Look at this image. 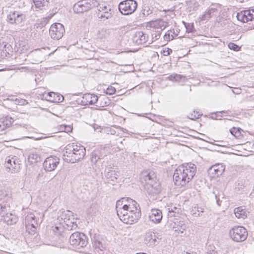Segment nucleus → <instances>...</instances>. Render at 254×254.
Wrapping results in <instances>:
<instances>
[{
  "mask_svg": "<svg viewBox=\"0 0 254 254\" xmlns=\"http://www.w3.org/2000/svg\"><path fill=\"white\" fill-rule=\"evenodd\" d=\"M195 173L196 166L193 164L179 166L174 173L173 179L175 184L178 186L185 185L192 179Z\"/></svg>",
  "mask_w": 254,
  "mask_h": 254,
  "instance_id": "nucleus-1",
  "label": "nucleus"
},
{
  "mask_svg": "<svg viewBox=\"0 0 254 254\" xmlns=\"http://www.w3.org/2000/svg\"><path fill=\"white\" fill-rule=\"evenodd\" d=\"M141 180L142 183L144 184V189L146 190L149 194L154 195L158 194L160 192V183L153 180L150 173L142 176Z\"/></svg>",
  "mask_w": 254,
  "mask_h": 254,
  "instance_id": "nucleus-2",
  "label": "nucleus"
},
{
  "mask_svg": "<svg viewBox=\"0 0 254 254\" xmlns=\"http://www.w3.org/2000/svg\"><path fill=\"white\" fill-rule=\"evenodd\" d=\"M98 4L96 0H81L74 4L73 10L76 13H83L97 6Z\"/></svg>",
  "mask_w": 254,
  "mask_h": 254,
  "instance_id": "nucleus-3",
  "label": "nucleus"
},
{
  "mask_svg": "<svg viewBox=\"0 0 254 254\" xmlns=\"http://www.w3.org/2000/svg\"><path fill=\"white\" fill-rule=\"evenodd\" d=\"M70 244L75 249L85 247L87 244V238L82 233L76 232L72 234L69 240Z\"/></svg>",
  "mask_w": 254,
  "mask_h": 254,
  "instance_id": "nucleus-4",
  "label": "nucleus"
},
{
  "mask_svg": "<svg viewBox=\"0 0 254 254\" xmlns=\"http://www.w3.org/2000/svg\"><path fill=\"white\" fill-rule=\"evenodd\" d=\"M229 235L234 241L241 242L247 239L248 232L242 226H235L230 230Z\"/></svg>",
  "mask_w": 254,
  "mask_h": 254,
  "instance_id": "nucleus-5",
  "label": "nucleus"
},
{
  "mask_svg": "<svg viewBox=\"0 0 254 254\" xmlns=\"http://www.w3.org/2000/svg\"><path fill=\"white\" fill-rule=\"evenodd\" d=\"M137 6V3L134 0H125L120 2L119 9L123 15H128L133 13Z\"/></svg>",
  "mask_w": 254,
  "mask_h": 254,
  "instance_id": "nucleus-6",
  "label": "nucleus"
},
{
  "mask_svg": "<svg viewBox=\"0 0 254 254\" xmlns=\"http://www.w3.org/2000/svg\"><path fill=\"white\" fill-rule=\"evenodd\" d=\"M20 162L19 159L15 156L7 157L5 163L6 171L11 172L12 173L19 172L20 168Z\"/></svg>",
  "mask_w": 254,
  "mask_h": 254,
  "instance_id": "nucleus-7",
  "label": "nucleus"
},
{
  "mask_svg": "<svg viewBox=\"0 0 254 254\" xmlns=\"http://www.w3.org/2000/svg\"><path fill=\"white\" fill-rule=\"evenodd\" d=\"M65 30L63 25L60 23L52 24L49 29V34L51 37L55 40L61 39L64 35Z\"/></svg>",
  "mask_w": 254,
  "mask_h": 254,
  "instance_id": "nucleus-8",
  "label": "nucleus"
},
{
  "mask_svg": "<svg viewBox=\"0 0 254 254\" xmlns=\"http://www.w3.org/2000/svg\"><path fill=\"white\" fill-rule=\"evenodd\" d=\"M168 25V22L162 19H157L155 20H151L146 23V27H149L154 29H160L158 31V35H155L156 39H158L161 35V32Z\"/></svg>",
  "mask_w": 254,
  "mask_h": 254,
  "instance_id": "nucleus-9",
  "label": "nucleus"
},
{
  "mask_svg": "<svg viewBox=\"0 0 254 254\" xmlns=\"http://www.w3.org/2000/svg\"><path fill=\"white\" fill-rule=\"evenodd\" d=\"M25 224L26 231L31 235H34L36 233L38 223L35 220V215L30 213L25 218Z\"/></svg>",
  "mask_w": 254,
  "mask_h": 254,
  "instance_id": "nucleus-10",
  "label": "nucleus"
},
{
  "mask_svg": "<svg viewBox=\"0 0 254 254\" xmlns=\"http://www.w3.org/2000/svg\"><path fill=\"white\" fill-rule=\"evenodd\" d=\"M25 19V15L23 13L14 11L10 12L7 16V21L10 24H20Z\"/></svg>",
  "mask_w": 254,
  "mask_h": 254,
  "instance_id": "nucleus-11",
  "label": "nucleus"
},
{
  "mask_svg": "<svg viewBox=\"0 0 254 254\" xmlns=\"http://www.w3.org/2000/svg\"><path fill=\"white\" fill-rule=\"evenodd\" d=\"M82 146V145L77 143H72L67 145L63 154L64 160L66 161V159H70V158H72L73 155H74L78 150L79 147Z\"/></svg>",
  "mask_w": 254,
  "mask_h": 254,
  "instance_id": "nucleus-12",
  "label": "nucleus"
},
{
  "mask_svg": "<svg viewBox=\"0 0 254 254\" xmlns=\"http://www.w3.org/2000/svg\"><path fill=\"white\" fill-rule=\"evenodd\" d=\"M60 159L56 156L47 157L43 163V167L47 171H54L59 164Z\"/></svg>",
  "mask_w": 254,
  "mask_h": 254,
  "instance_id": "nucleus-13",
  "label": "nucleus"
},
{
  "mask_svg": "<svg viewBox=\"0 0 254 254\" xmlns=\"http://www.w3.org/2000/svg\"><path fill=\"white\" fill-rule=\"evenodd\" d=\"M120 173L118 171L114 170L112 168H108L105 171V177L106 182L113 185L118 182Z\"/></svg>",
  "mask_w": 254,
  "mask_h": 254,
  "instance_id": "nucleus-14",
  "label": "nucleus"
},
{
  "mask_svg": "<svg viewBox=\"0 0 254 254\" xmlns=\"http://www.w3.org/2000/svg\"><path fill=\"white\" fill-rule=\"evenodd\" d=\"M237 19L243 22H247L254 18V9L241 11L237 13Z\"/></svg>",
  "mask_w": 254,
  "mask_h": 254,
  "instance_id": "nucleus-15",
  "label": "nucleus"
},
{
  "mask_svg": "<svg viewBox=\"0 0 254 254\" xmlns=\"http://www.w3.org/2000/svg\"><path fill=\"white\" fill-rule=\"evenodd\" d=\"M141 216V211H135V212H128L125 218H123V222L126 224H131L137 222Z\"/></svg>",
  "mask_w": 254,
  "mask_h": 254,
  "instance_id": "nucleus-16",
  "label": "nucleus"
},
{
  "mask_svg": "<svg viewBox=\"0 0 254 254\" xmlns=\"http://www.w3.org/2000/svg\"><path fill=\"white\" fill-rule=\"evenodd\" d=\"M148 40V36L142 31L136 32L132 37L133 42L137 45L145 43Z\"/></svg>",
  "mask_w": 254,
  "mask_h": 254,
  "instance_id": "nucleus-17",
  "label": "nucleus"
},
{
  "mask_svg": "<svg viewBox=\"0 0 254 254\" xmlns=\"http://www.w3.org/2000/svg\"><path fill=\"white\" fill-rule=\"evenodd\" d=\"M149 220L155 224L159 223L162 219V214L160 210L152 209L149 215Z\"/></svg>",
  "mask_w": 254,
  "mask_h": 254,
  "instance_id": "nucleus-18",
  "label": "nucleus"
},
{
  "mask_svg": "<svg viewBox=\"0 0 254 254\" xmlns=\"http://www.w3.org/2000/svg\"><path fill=\"white\" fill-rule=\"evenodd\" d=\"M85 148L83 146L79 147L75 154L73 155L72 158H70V159H66V162L73 163L83 159L85 155Z\"/></svg>",
  "mask_w": 254,
  "mask_h": 254,
  "instance_id": "nucleus-19",
  "label": "nucleus"
},
{
  "mask_svg": "<svg viewBox=\"0 0 254 254\" xmlns=\"http://www.w3.org/2000/svg\"><path fill=\"white\" fill-rule=\"evenodd\" d=\"M157 237L153 232H148L145 234L144 243L150 247L155 245Z\"/></svg>",
  "mask_w": 254,
  "mask_h": 254,
  "instance_id": "nucleus-20",
  "label": "nucleus"
},
{
  "mask_svg": "<svg viewBox=\"0 0 254 254\" xmlns=\"http://www.w3.org/2000/svg\"><path fill=\"white\" fill-rule=\"evenodd\" d=\"M47 100L51 102H62L64 100V97L60 94L51 92L45 94Z\"/></svg>",
  "mask_w": 254,
  "mask_h": 254,
  "instance_id": "nucleus-21",
  "label": "nucleus"
},
{
  "mask_svg": "<svg viewBox=\"0 0 254 254\" xmlns=\"http://www.w3.org/2000/svg\"><path fill=\"white\" fill-rule=\"evenodd\" d=\"M13 122V119L9 116L0 119V131L10 127Z\"/></svg>",
  "mask_w": 254,
  "mask_h": 254,
  "instance_id": "nucleus-22",
  "label": "nucleus"
},
{
  "mask_svg": "<svg viewBox=\"0 0 254 254\" xmlns=\"http://www.w3.org/2000/svg\"><path fill=\"white\" fill-rule=\"evenodd\" d=\"M209 170L214 172L213 177H219L224 172L225 167L222 164H216L211 166Z\"/></svg>",
  "mask_w": 254,
  "mask_h": 254,
  "instance_id": "nucleus-23",
  "label": "nucleus"
},
{
  "mask_svg": "<svg viewBox=\"0 0 254 254\" xmlns=\"http://www.w3.org/2000/svg\"><path fill=\"white\" fill-rule=\"evenodd\" d=\"M93 247L95 253H97L98 254H104L105 247L102 243L96 238H94L93 240Z\"/></svg>",
  "mask_w": 254,
  "mask_h": 254,
  "instance_id": "nucleus-24",
  "label": "nucleus"
},
{
  "mask_svg": "<svg viewBox=\"0 0 254 254\" xmlns=\"http://www.w3.org/2000/svg\"><path fill=\"white\" fill-rule=\"evenodd\" d=\"M17 219L18 218L15 215L9 212L4 217H3V219L1 221H3L7 225H12L16 223Z\"/></svg>",
  "mask_w": 254,
  "mask_h": 254,
  "instance_id": "nucleus-25",
  "label": "nucleus"
},
{
  "mask_svg": "<svg viewBox=\"0 0 254 254\" xmlns=\"http://www.w3.org/2000/svg\"><path fill=\"white\" fill-rule=\"evenodd\" d=\"M249 212L243 209L242 206L238 207L234 209V213L238 218L245 219L247 217Z\"/></svg>",
  "mask_w": 254,
  "mask_h": 254,
  "instance_id": "nucleus-26",
  "label": "nucleus"
},
{
  "mask_svg": "<svg viewBox=\"0 0 254 254\" xmlns=\"http://www.w3.org/2000/svg\"><path fill=\"white\" fill-rule=\"evenodd\" d=\"M12 47L11 45L8 43L2 42L0 43V50L1 51V55L2 56H7L9 54V52L11 51Z\"/></svg>",
  "mask_w": 254,
  "mask_h": 254,
  "instance_id": "nucleus-27",
  "label": "nucleus"
},
{
  "mask_svg": "<svg viewBox=\"0 0 254 254\" xmlns=\"http://www.w3.org/2000/svg\"><path fill=\"white\" fill-rule=\"evenodd\" d=\"M84 98L87 100L86 104L90 105H93L98 101V97L95 94H88L85 95Z\"/></svg>",
  "mask_w": 254,
  "mask_h": 254,
  "instance_id": "nucleus-28",
  "label": "nucleus"
},
{
  "mask_svg": "<svg viewBox=\"0 0 254 254\" xmlns=\"http://www.w3.org/2000/svg\"><path fill=\"white\" fill-rule=\"evenodd\" d=\"M28 159L31 164H34L40 162L41 157L37 153H31L29 155Z\"/></svg>",
  "mask_w": 254,
  "mask_h": 254,
  "instance_id": "nucleus-29",
  "label": "nucleus"
},
{
  "mask_svg": "<svg viewBox=\"0 0 254 254\" xmlns=\"http://www.w3.org/2000/svg\"><path fill=\"white\" fill-rule=\"evenodd\" d=\"M104 155L101 154L99 150H94L92 152L91 160L93 163H95L99 159H102Z\"/></svg>",
  "mask_w": 254,
  "mask_h": 254,
  "instance_id": "nucleus-30",
  "label": "nucleus"
},
{
  "mask_svg": "<svg viewBox=\"0 0 254 254\" xmlns=\"http://www.w3.org/2000/svg\"><path fill=\"white\" fill-rule=\"evenodd\" d=\"M9 206L0 204V221H1L3 219V217H4L9 213Z\"/></svg>",
  "mask_w": 254,
  "mask_h": 254,
  "instance_id": "nucleus-31",
  "label": "nucleus"
},
{
  "mask_svg": "<svg viewBox=\"0 0 254 254\" xmlns=\"http://www.w3.org/2000/svg\"><path fill=\"white\" fill-rule=\"evenodd\" d=\"M203 212V209L198 206H195L192 207L190 210L191 214L194 217L201 216V213Z\"/></svg>",
  "mask_w": 254,
  "mask_h": 254,
  "instance_id": "nucleus-32",
  "label": "nucleus"
},
{
  "mask_svg": "<svg viewBox=\"0 0 254 254\" xmlns=\"http://www.w3.org/2000/svg\"><path fill=\"white\" fill-rule=\"evenodd\" d=\"M216 11L217 9L215 8H211L207 12H205V13L202 15L201 20H206L209 19L214 15V13Z\"/></svg>",
  "mask_w": 254,
  "mask_h": 254,
  "instance_id": "nucleus-33",
  "label": "nucleus"
},
{
  "mask_svg": "<svg viewBox=\"0 0 254 254\" xmlns=\"http://www.w3.org/2000/svg\"><path fill=\"white\" fill-rule=\"evenodd\" d=\"M153 8L150 7L146 4H144L142 7V14L143 16H148L153 13Z\"/></svg>",
  "mask_w": 254,
  "mask_h": 254,
  "instance_id": "nucleus-34",
  "label": "nucleus"
},
{
  "mask_svg": "<svg viewBox=\"0 0 254 254\" xmlns=\"http://www.w3.org/2000/svg\"><path fill=\"white\" fill-rule=\"evenodd\" d=\"M126 199L125 197L122 198L121 199L118 200L116 202V211L118 212L121 209L125 208L126 204H125Z\"/></svg>",
  "mask_w": 254,
  "mask_h": 254,
  "instance_id": "nucleus-35",
  "label": "nucleus"
},
{
  "mask_svg": "<svg viewBox=\"0 0 254 254\" xmlns=\"http://www.w3.org/2000/svg\"><path fill=\"white\" fill-rule=\"evenodd\" d=\"M128 210L127 209V208H123L122 209H121L117 212V215L119 217V218L120 219V220L123 222V218H125V215L128 213Z\"/></svg>",
  "mask_w": 254,
  "mask_h": 254,
  "instance_id": "nucleus-36",
  "label": "nucleus"
},
{
  "mask_svg": "<svg viewBox=\"0 0 254 254\" xmlns=\"http://www.w3.org/2000/svg\"><path fill=\"white\" fill-rule=\"evenodd\" d=\"M48 1L49 0H33L35 6L37 8H41L44 6Z\"/></svg>",
  "mask_w": 254,
  "mask_h": 254,
  "instance_id": "nucleus-37",
  "label": "nucleus"
},
{
  "mask_svg": "<svg viewBox=\"0 0 254 254\" xmlns=\"http://www.w3.org/2000/svg\"><path fill=\"white\" fill-rule=\"evenodd\" d=\"M172 30H168L165 34L164 35V39L167 41H170V40H173L175 36L173 35L172 34Z\"/></svg>",
  "mask_w": 254,
  "mask_h": 254,
  "instance_id": "nucleus-38",
  "label": "nucleus"
},
{
  "mask_svg": "<svg viewBox=\"0 0 254 254\" xmlns=\"http://www.w3.org/2000/svg\"><path fill=\"white\" fill-rule=\"evenodd\" d=\"M226 111H223L221 112H217L211 114V118L213 120H220L222 117V113H225Z\"/></svg>",
  "mask_w": 254,
  "mask_h": 254,
  "instance_id": "nucleus-39",
  "label": "nucleus"
},
{
  "mask_svg": "<svg viewBox=\"0 0 254 254\" xmlns=\"http://www.w3.org/2000/svg\"><path fill=\"white\" fill-rule=\"evenodd\" d=\"M111 9H109L108 11V10H106L101 13H98L99 17L100 18H105L106 19H108L110 17L112 16L111 12Z\"/></svg>",
  "mask_w": 254,
  "mask_h": 254,
  "instance_id": "nucleus-40",
  "label": "nucleus"
},
{
  "mask_svg": "<svg viewBox=\"0 0 254 254\" xmlns=\"http://www.w3.org/2000/svg\"><path fill=\"white\" fill-rule=\"evenodd\" d=\"M125 208H127L128 212H130V211H131V212H135V211H141L139 205H130V206H127V205H126Z\"/></svg>",
  "mask_w": 254,
  "mask_h": 254,
  "instance_id": "nucleus-41",
  "label": "nucleus"
},
{
  "mask_svg": "<svg viewBox=\"0 0 254 254\" xmlns=\"http://www.w3.org/2000/svg\"><path fill=\"white\" fill-rule=\"evenodd\" d=\"M240 130L241 129L240 128L233 127L230 129V132L233 135L235 136L236 137H238L241 134Z\"/></svg>",
  "mask_w": 254,
  "mask_h": 254,
  "instance_id": "nucleus-42",
  "label": "nucleus"
},
{
  "mask_svg": "<svg viewBox=\"0 0 254 254\" xmlns=\"http://www.w3.org/2000/svg\"><path fill=\"white\" fill-rule=\"evenodd\" d=\"M201 116V114H200L198 112L193 111V113L190 114L188 117L189 119L191 120H194L198 119Z\"/></svg>",
  "mask_w": 254,
  "mask_h": 254,
  "instance_id": "nucleus-43",
  "label": "nucleus"
},
{
  "mask_svg": "<svg viewBox=\"0 0 254 254\" xmlns=\"http://www.w3.org/2000/svg\"><path fill=\"white\" fill-rule=\"evenodd\" d=\"M125 198L126 199L125 204L127 205V206H130V205H139L135 200L129 197H125Z\"/></svg>",
  "mask_w": 254,
  "mask_h": 254,
  "instance_id": "nucleus-44",
  "label": "nucleus"
},
{
  "mask_svg": "<svg viewBox=\"0 0 254 254\" xmlns=\"http://www.w3.org/2000/svg\"><path fill=\"white\" fill-rule=\"evenodd\" d=\"M213 193L214 194L217 204H218V205L220 206L221 205L220 199L223 198L224 197L223 194L222 193H219L218 194L216 193L215 191L213 192Z\"/></svg>",
  "mask_w": 254,
  "mask_h": 254,
  "instance_id": "nucleus-45",
  "label": "nucleus"
},
{
  "mask_svg": "<svg viewBox=\"0 0 254 254\" xmlns=\"http://www.w3.org/2000/svg\"><path fill=\"white\" fill-rule=\"evenodd\" d=\"M228 47L230 49L233 50L234 51L237 52L240 50V47L234 43H230L228 45Z\"/></svg>",
  "mask_w": 254,
  "mask_h": 254,
  "instance_id": "nucleus-46",
  "label": "nucleus"
},
{
  "mask_svg": "<svg viewBox=\"0 0 254 254\" xmlns=\"http://www.w3.org/2000/svg\"><path fill=\"white\" fill-rule=\"evenodd\" d=\"M53 231L56 235H61V232L63 231V228L61 226H55L53 229Z\"/></svg>",
  "mask_w": 254,
  "mask_h": 254,
  "instance_id": "nucleus-47",
  "label": "nucleus"
},
{
  "mask_svg": "<svg viewBox=\"0 0 254 254\" xmlns=\"http://www.w3.org/2000/svg\"><path fill=\"white\" fill-rule=\"evenodd\" d=\"M116 89L114 87H108L106 90V94L109 95H113L116 92Z\"/></svg>",
  "mask_w": 254,
  "mask_h": 254,
  "instance_id": "nucleus-48",
  "label": "nucleus"
},
{
  "mask_svg": "<svg viewBox=\"0 0 254 254\" xmlns=\"http://www.w3.org/2000/svg\"><path fill=\"white\" fill-rule=\"evenodd\" d=\"M172 52V51L171 49L168 48L167 50H164L163 52H162V54H163L164 56H167L169 55Z\"/></svg>",
  "mask_w": 254,
  "mask_h": 254,
  "instance_id": "nucleus-49",
  "label": "nucleus"
},
{
  "mask_svg": "<svg viewBox=\"0 0 254 254\" xmlns=\"http://www.w3.org/2000/svg\"><path fill=\"white\" fill-rule=\"evenodd\" d=\"M187 31L188 32H191L193 31L194 28L193 24L190 25L189 24L188 26H186Z\"/></svg>",
  "mask_w": 254,
  "mask_h": 254,
  "instance_id": "nucleus-50",
  "label": "nucleus"
},
{
  "mask_svg": "<svg viewBox=\"0 0 254 254\" xmlns=\"http://www.w3.org/2000/svg\"><path fill=\"white\" fill-rule=\"evenodd\" d=\"M186 229V226L184 223L183 222H182V223L180 222V229L178 228V230L182 233L183 232V231H184Z\"/></svg>",
  "mask_w": 254,
  "mask_h": 254,
  "instance_id": "nucleus-51",
  "label": "nucleus"
},
{
  "mask_svg": "<svg viewBox=\"0 0 254 254\" xmlns=\"http://www.w3.org/2000/svg\"><path fill=\"white\" fill-rule=\"evenodd\" d=\"M108 134H115L116 133V131L112 129V128H109V129L107 130Z\"/></svg>",
  "mask_w": 254,
  "mask_h": 254,
  "instance_id": "nucleus-52",
  "label": "nucleus"
},
{
  "mask_svg": "<svg viewBox=\"0 0 254 254\" xmlns=\"http://www.w3.org/2000/svg\"><path fill=\"white\" fill-rule=\"evenodd\" d=\"M175 81H180L182 78V75L180 74H175Z\"/></svg>",
  "mask_w": 254,
  "mask_h": 254,
  "instance_id": "nucleus-53",
  "label": "nucleus"
},
{
  "mask_svg": "<svg viewBox=\"0 0 254 254\" xmlns=\"http://www.w3.org/2000/svg\"><path fill=\"white\" fill-rule=\"evenodd\" d=\"M175 74H171L168 76V79L171 81H175Z\"/></svg>",
  "mask_w": 254,
  "mask_h": 254,
  "instance_id": "nucleus-54",
  "label": "nucleus"
},
{
  "mask_svg": "<svg viewBox=\"0 0 254 254\" xmlns=\"http://www.w3.org/2000/svg\"><path fill=\"white\" fill-rule=\"evenodd\" d=\"M77 227V224L75 223H72V225L71 226V228H70V229L71 230H72V229H75Z\"/></svg>",
  "mask_w": 254,
  "mask_h": 254,
  "instance_id": "nucleus-55",
  "label": "nucleus"
},
{
  "mask_svg": "<svg viewBox=\"0 0 254 254\" xmlns=\"http://www.w3.org/2000/svg\"><path fill=\"white\" fill-rule=\"evenodd\" d=\"M105 9H107V7L106 6H100L98 8V10L100 11H104Z\"/></svg>",
  "mask_w": 254,
  "mask_h": 254,
  "instance_id": "nucleus-56",
  "label": "nucleus"
},
{
  "mask_svg": "<svg viewBox=\"0 0 254 254\" xmlns=\"http://www.w3.org/2000/svg\"><path fill=\"white\" fill-rule=\"evenodd\" d=\"M182 254H196V253H188V252H184V253H182Z\"/></svg>",
  "mask_w": 254,
  "mask_h": 254,
  "instance_id": "nucleus-57",
  "label": "nucleus"
},
{
  "mask_svg": "<svg viewBox=\"0 0 254 254\" xmlns=\"http://www.w3.org/2000/svg\"><path fill=\"white\" fill-rule=\"evenodd\" d=\"M172 34L173 35L175 36H176L177 35V34H175L174 30V29L172 30Z\"/></svg>",
  "mask_w": 254,
  "mask_h": 254,
  "instance_id": "nucleus-58",
  "label": "nucleus"
},
{
  "mask_svg": "<svg viewBox=\"0 0 254 254\" xmlns=\"http://www.w3.org/2000/svg\"><path fill=\"white\" fill-rule=\"evenodd\" d=\"M117 145H118V148H119L120 149H121V146H120L119 144H118V143H117Z\"/></svg>",
  "mask_w": 254,
  "mask_h": 254,
  "instance_id": "nucleus-59",
  "label": "nucleus"
},
{
  "mask_svg": "<svg viewBox=\"0 0 254 254\" xmlns=\"http://www.w3.org/2000/svg\"><path fill=\"white\" fill-rule=\"evenodd\" d=\"M119 143H120L121 144H122L123 143V141H122V140H120V141H119Z\"/></svg>",
  "mask_w": 254,
  "mask_h": 254,
  "instance_id": "nucleus-60",
  "label": "nucleus"
},
{
  "mask_svg": "<svg viewBox=\"0 0 254 254\" xmlns=\"http://www.w3.org/2000/svg\"><path fill=\"white\" fill-rule=\"evenodd\" d=\"M45 137H43V136H42V137H40V139H42V138H45Z\"/></svg>",
  "mask_w": 254,
  "mask_h": 254,
  "instance_id": "nucleus-61",
  "label": "nucleus"
},
{
  "mask_svg": "<svg viewBox=\"0 0 254 254\" xmlns=\"http://www.w3.org/2000/svg\"><path fill=\"white\" fill-rule=\"evenodd\" d=\"M30 223H32V224L34 223V221H31V222L30 221Z\"/></svg>",
  "mask_w": 254,
  "mask_h": 254,
  "instance_id": "nucleus-62",
  "label": "nucleus"
},
{
  "mask_svg": "<svg viewBox=\"0 0 254 254\" xmlns=\"http://www.w3.org/2000/svg\"><path fill=\"white\" fill-rule=\"evenodd\" d=\"M29 230L31 231V227H30V229Z\"/></svg>",
  "mask_w": 254,
  "mask_h": 254,
  "instance_id": "nucleus-63",
  "label": "nucleus"
},
{
  "mask_svg": "<svg viewBox=\"0 0 254 254\" xmlns=\"http://www.w3.org/2000/svg\"><path fill=\"white\" fill-rule=\"evenodd\" d=\"M171 211H173L172 209L171 210ZM169 212H171V210H169Z\"/></svg>",
  "mask_w": 254,
  "mask_h": 254,
  "instance_id": "nucleus-64",
  "label": "nucleus"
}]
</instances>
